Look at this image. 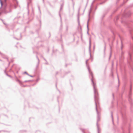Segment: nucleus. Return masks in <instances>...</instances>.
<instances>
[{"label": "nucleus", "mask_w": 133, "mask_h": 133, "mask_svg": "<svg viewBox=\"0 0 133 133\" xmlns=\"http://www.w3.org/2000/svg\"><path fill=\"white\" fill-rule=\"evenodd\" d=\"M91 80L93 84L94 93V100L95 102H97L98 100V94L97 92V89L96 88V85L93 81L92 78L91 79Z\"/></svg>", "instance_id": "1"}, {"label": "nucleus", "mask_w": 133, "mask_h": 133, "mask_svg": "<svg viewBox=\"0 0 133 133\" xmlns=\"http://www.w3.org/2000/svg\"><path fill=\"white\" fill-rule=\"evenodd\" d=\"M97 102H95V105H96V112L97 113V116L96 125L97 126L98 133H99V126L98 125V123L100 120V116H99V112H98L97 109Z\"/></svg>", "instance_id": "2"}, {"label": "nucleus", "mask_w": 133, "mask_h": 133, "mask_svg": "<svg viewBox=\"0 0 133 133\" xmlns=\"http://www.w3.org/2000/svg\"><path fill=\"white\" fill-rule=\"evenodd\" d=\"M89 59H87L85 63L86 65V66H87V68H88V71H89V74L92 77V78L93 77V75L92 72L91 71L89 68V66H88L87 65V62L88 61Z\"/></svg>", "instance_id": "3"}, {"label": "nucleus", "mask_w": 133, "mask_h": 133, "mask_svg": "<svg viewBox=\"0 0 133 133\" xmlns=\"http://www.w3.org/2000/svg\"><path fill=\"white\" fill-rule=\"evenodd\" d=\"M36 57L37 58V59H38V62L37 63V64L36 66V68H38V67L39 64V59L38 58V57L37 55V54L36 55Z\"/></svg>", "instance_id": "4"}, {"label": "nucleus", "mask_w": 133, "mask_h": 133, "mask_svg": "<svg viewBox=\"0 0 133 133\" xmlns=\"http://www.w3.org/2000/svg\"><path fill=\"white\" fill-rule=\"evenodd\" d=\"M91 42H89V52H90V58H92L91 55V52H90V51H91V50H90Z\"/></svg>", "instance_id": "5"}, {"label": "nucleus", "mask_w": 133, "mask_h": 133, "mask_svg": "<svg viewBox=\"0 0 133 133\" xmlns=\"http://www.w3.org/2000/svg\"><path fill=\"white\" fill-rule=\"evenodd\" d=\"M111 117L112 118V121L113 122V114H112V112H111Z\"/></svg>", "instance_id": "6"}, {"label": "nucleus", "mask_w": 133, "mask_h": 133, "mask_svg": "<svg viewBox=\"0 0 133 133\" xmlns=\"http://www.w3.org/2000/svg\"><path fill=\"white\" fill-rule=\"evenodd\" d=\"M111 52L110 53V56H109V60L110 59L111 57Z\"/></svg>", "instance_id": "7"}, {"label": "nucleus", "mask_w": 133, "mask_h": 133, "mask_svg": "<svg viewBox=\"0 0 133 133\" xmlns=\"http://www.w3.org/2000/svg\"><path fill=\"white\" fill-rule=\"evenodd\" d=\"M121 50H122V48H123V43H122V42H121Z\"/></svg>", "instance_id": "8"}, {"label": "nucleus", "mask_w": 133, "mask_h": 133, "mask_svg": "<svg viewBox=\"0 0 133 133\" xmlns=\"http://www.w3.org/2000/svg\"><path fill=\"white\" fill-rule=\"evenodd\" d=\"M16 81H18L20 83L21 82V81L17 78V79Z\"/></svg>", "instance_id": "9"}, {"label": "nucleus", "mask_w": 133, "mask_h": 133, "mask_svg": "<svg viewBox=\"0 0 133 133\" xmlns=\"http://www.w3.org/2000/svg\"><path fill=\"white\" fill-rule=\"evenodd\" d=\"M6 69H5V70L4 71V72H5V73L6 74V75L7 76H8L9 75H8L6 73Z\"/></svg>", "instance_id": "10"}, {"label": "nucleus", "mask_w": 133, "mask_h": 133, "mask_svg": "<svg viewBox=\"0 0 133 133\" xmlns=\"http://www.w3.org/2000/svg\"><path fill=\"white\" fill-rule=\"evenodd\" d=\"M24 74H25L28 75H29L27 72H26L25 71L24 72Z\"/></svg>", "instance_id": "11"}, {"label": "nucleus", "mask_w": 133, "mask_h": 133, "mask_svg": "<svg viewBox=\"0 0 133 133\" xmlns=\"http://www.w3.org/2000/svg\"><path fill=\"white\" fill-rule=\"evenodd\" d=\"M106 45H105L104 47V52H105V51L106 49Z\"/></svg>", "instance_id": "12"}, {"label": "nucleus", "mask_w": 133, "mask_h": 133, "mask_svg": "<svg viewBox=\"0 0 133 133\" xmlns=\"http://www.w3.org/2000/svg\"><path fill=\"white\" fill-rule=\"evenodd\" d=\"M81 130L83 132V133H85L83 131V129H81Z\"/></svg>", "instance_id": "13"}, {"label": "nucleus", "mask_w": 133, "mask_h": 133, "mask_svg": "<svg viewBox=\"0 0 133 133\" xmlns=\"http://www.w3.org/2000/svg\"><path fill=\"white\" fill-rule=\"evenodd\" d=\"M117 78H118V83H119V79L118 78V76H117Z\"/></svg>", "instance_id": "14"}, {"label": "nucleus", "mask_w": 133, "mask_h": 133, "mask_svg": "<svg viewBox=\"0 0 133 133\" xmlns=\"http://www.w3.org/2000/svg\"><path fill=\"white\" fill-rule=\"evenodd\" d=\"M113 65H114V63H113V62H112V66H113Z\"/></svg>", "instance_id": "15"}, {"label": "nucleus", "mask_w": 133, "mask_h": 133, "mask_svg": "<svg viewBox=\"0 0 133 133\" xmlns=\"http://www.w3.org/2000/svg\"><path fill=\"white\" fill-rule=\"evenodd\" d=\"M28 81H24V82H28Z\"/></svg>", "instance_id": "16"}, {"label": "nucleus", "mask_w": 133, "mask_h": 133, "mask_svg": "<svg viewBox=\"0 0 133 133\" xmlns=\"http://www.w3.org/2000/svg\"><path fill=\"white\" fill-rule=\"evenodd\" d=\"M0 54L1 55H2L3 54L1 53L0 52Z\"/></svg>", "instance_id": "17"}, {"label": "nucleus", "mask_w": 133, "mask_h": 133, "mask_svg": "<svg viewBox=\"0 0 133 133\" xmlns=\"http://www.w3.org/2000/svg\"><path fill=\"white\" fill-rule=\"evenodd\" d=\"M29 76L31 77H33V76H31V75H29Z\"/></svg>", "instance_id": "18"}, {"label": "nucleus", "mask_w": 133, "mask_h": 133, "mask_svg": "<svg viewBox=\"0 0 133 133\" xmlns=\"http://www.w3.org/2000/svg\"><path fill=\"white\" fill-rule=\"evenodd\" d=\"M6 59H7V61L8 62H9V59H8V58H6Z\"/></svg>", "instance_id": "19"}, {"label": "nucleus", "mask_w": 133, "mask_h": 133, "mask_svg": "<svg viewBox=\"0 0 133 133\" xmlns=\"http://www.w3.org/2000/svg\"><path fill=\"white\" fill-rule=\"evenodd\" d=\"M43 58V59H44V60H45L46 61V60L45 59V58Z\"/></svg>", "instance_id": "20"}, {"label": "nucleus", "mask_w": 133, "mask_h": 133, "mask_svg": "<svg viewBox=\"0 0 133 133\" xmlns=\"http://www.w3.org/2000/svg\"><path fill=\"white\" fill-rule=\"evenodd\" d=\"M112 96H113V98L114 99V95L113 94H112Z\"/></svg>", "instance_id": "21"}, {"label": "nucleus", "mask_w": 133, "mask_h": 133, "mask_svg": "<svg viewBox=\"0 0 133 133\" xmlns=\"http://www.w3.org/2000/svg\"><path fill=\"white\" fill-rule=\"evenodd\" d=\"M8 76H9V77H11V76L9 75Z\"/></svg>", "instance_id": "22"}, {"label": "nucleus", "mask_w": 133, "mask_h": 133, "mask_svg": "<svg viewBox=\"0 0 133 133\" xmlns=\"http://www.w3.org/2000/svg\"><path fill=\"white\" fill-rule=\"evenodd\" d=\"M1 5H2V2L1 1Z\"/></svg>", "instance_id": "23"}, {"label": "nucleus", "mask_w": 133, "mask_h": 133, "mask_svg": "<svg viewBox=\"0 0 133 133\" xmlns=\"http://www.w3.org/2000/svg\"><path fill=\"white\" fill-rule=\"evenodd\" d=\"M28 82H30V81H31V80H28Z\"/></svg>", "instance_id": "24"}, {"label": "nucleus", "mask_w": 133, "mask_h": 133, "mask_svg": "<svg viewBox=\"0 0 133 133\" xmlns=\"http://www.w3.org/2000/svg\"><path fill=\"white\" fill-rule=\"evenodd\" d=\"M130 57L131 58V56L130 55Z\"/></svg>", "instance_id": "25"}, {"label": "nucleus", "mask_w": 133, "mask_h": 133, "mask_svg": "<svg viewBox=\"0 0 133 133\" xmlns=\"http://www.w3.org/2000/svg\"><path fill=\"white\" fill-rule=\"evenodd\" d=\"M56 87H57V84H56Z\"/></svg>", "instance_id": "26"}, {"label": "nucleus", "mask_w": 133, "mask_h": 133, "mask_svg": "<svg viewBox=\"0 0 133 133\" xmlns=\"http://www.w3.org/2000/svg\"><path fill=\"white\" fill-rule=\"evenodd\" d=\"M131 85L130 86V89H131Z\"/></svg>", "instance_id": "27"}, {"label": "nucleus", "mask_w": 133, "mask_h": 133, "mask_svg": "<svg viewBox=\"0 0 133 133\" xmlns=\"http://www.w3.org/2000/svg\"><path fill=\"white\" fill-rule=\"evenodd\" d=\"M95 48V46H94V49Z\"/></svg>", "instance_id": "28"}, {"label": "nucleus", "mask_w": 133, "mask_h": 133, "mask_svg": "<svg viewBox=\"0 0 133 133\" xmlns=\"http://www.w3.org/2000/svg\"><path fill=\"white\" fill-rule=\"evenodd\" d=\"M36 53L37 54H38V53L37 52H36Z\"/></svg>", "instance_id": "29"}, {"label": "nucleus", "mask_w": 133, "mask_h": 133, "mask_svg": "<svg viewBox=\"0 0 133 133\" xmlns=\"http://www.w3.org/2000/svg\"><path fill=\"white\" fill-rule=\"evenodd\" d=\"M41 57H42V56H41Z\"/></svg>", "instance_id": "30"}, {"label": "nucleus", "mask_w": 133, "mask_h": 133, "mask_svg": "<svg viewBox=\"0 0 133 133\" xmlns=\"http://www.w3.org/2000/svg\"><path fill=\"white\" fill-rule=\"evenodd\" d=\"M118 119V117L117 119Z\"/></svg>", "instance_id": "31"}, {"label": "nucleus", "mask_w": 133, "mask_h": 133, "mask_svg": "<svg viewBox=\"0 0 133 133\" xmlns=\"http://www.w3.org/2000/svg\"><path fill=\"white\" fill-rule=\"evenodd\" d=\"M0 61H1V60L0 59Z\"/></svg>", "instance_id": "32"}, {"label": "nucleus", "mask_w": 133, "mask_h": 133, "mask_svg": "<svg viewBox=\"0 0 133 133\" xmlns=\"http://www.w3.org/2000/svg\"><path fill=\"white\" fill-rule=\"evenodd\" d=\"M57 74V72L56 74Z\"/></svg>", "instance_id": "33"}, {"label": "nucleus", "mask_w": 133, "mask_h": 133, "mask_svg": "<svg viewBox=\"0 0 133 133\" xmlns=\"http://www.w3.org/2000/svg\"><path fill=\"white\" fill-rule=\"evenodd\" d=\"M1 132V131H0V132Z\"/></svg>", "instance_id": "34"}]
</instances>
